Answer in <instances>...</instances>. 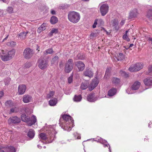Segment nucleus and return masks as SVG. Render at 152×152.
Segmentation results:
<instances>
[{
  "instance_id": "nucleus-46",
  "label": "nucleus",
  "mask_w": 152,
  "mask_h": 152,
  "mask_svg": "<svg viewBox=\"0 0 152 152\" xmlns=\"http://www.w3.org/2000/svg\"><path fill=\"white\" fill-rule=\"evenodd\" d=\"M73 75H71L68 78V82L69 83H71L72 81Z\"/></svg>"
},
{
  "instance_id": "nucleus-57",
  "label": "nucleus",
  "mask_w": 152,
  "mask_h": 152,
  "mask_svg": "<svg viewBox=\"0 0 152 152\" xmlns=\"http://www.w3.org/2000/svg\"><path fill=\"white\" fill-rule=\"evenodd\" d=\"M125 20H122L120 23V25L122 26H123L125 23Z\"/></svg>"
},
{
  "instance_id": "nucleus-31",
  "label": "nucleus",
  "mask_w": 152,
  "mask_h": 152,
  "mask_svg": "<svg viewBox=\"0 0 152 152\" xmlns=\"http://www.w3.org/2000/svg\"><path fill=\"white\" fill-rule=\"evenodd\" d=\"M58 57L57 56H55L51 60L52 64H57L58 63Z\"/></svg>"
},
{
  "instance_id": "nucleus-17",
  "label": "nucleus",
  "mask_w": 152,
  "mask_h": 152,
  "mask_svg": "<svg viewBox=\"0 0 152 152\" xmlns=\"http://www.w3.org/2000/svg\"><path fill=\"white\" fill-rule=\"evenodd\" d=\"M87 99L90 102H94L97 100V98L94 93L90 94L88 96Z\"/></svg>"
},
{
  "instance_id": "nucleus-51",
  "label": "nucleus",
  "mask_w": 152,
  "mask_h": 152,
  "mask_svg": "<svg viewBox=\"0 0 152 152\" xmlns=\"http://www.w3.org/2000/svg\"><path fill=\"white\" fill-rule=\"evenodd\" d=\"M148 70L150 72H152V65H150L148 66Z\"/></svg>"
},
{
  "instance_id": "nucleus-41",
  "label": "nucleus",
  "mask_w": 152,
  "mask_h": 152,
  "mask_svg": "<svg viewBox=\"0 0 152 152\" xmlns=\"http://www.w3.org/2000/svg\"><path fill=\"white\" fill-rule=\"evenodd\" d=\"M55 92H54L51 91L47 94V97L48 98H50L53 96Z\"/></svg>"
},
{
  "instance_id": "nucleus-15",
  "label": "nucleus",
  "mask_w": 152,
  "mask_h": 152,
  "mask_svg": "<svg viewBox=\"0 0 152 152\" xmlns=\"http://www.w3.org/2000/svg\"><path fill=\"white\" fill-rule=\"evenodd\" d=\"M26 90V86L24 85H20L18 87V92L19 95L23 94Z\"/></svg>"
},
{
  "instance_id": "nucleus-4",
  "label": "nucleus",
  "mask_w": 152,
  "mask_h": 152,
  "mask_svg": "<svg viewBox=\"0 0 152 152\" xmlns=\"http://www.w3.org/2000/svg\"><path fill=\"white\" fill-rule=\"evenodd\" d=\"M21 118L22 120L27 123L28 125L29 126L34 124L37 121L36 116L34 115H32L30 118L28 116L23 114L21 115Z\"/></svg>"
},
{
  "instance_id": "nucleus-33",
  "label": "nucleus",
  "mask_w": 152,
  "mask_h": 152,
  "mask_svg": "<svg viewBox=\"0 0 152 152\" xmlns=\"http://www.w3.org/2000/svg\"><path fill=\"white\" fill-rule=\"evenodd\" d=\"M7 152H15V148L12 147L10 146L7 148Z\"/></svg>"
},
{
  "instance_id": "nucleus-27",
  "label": "nucleus",
  "mask_w": 152,
  "mask_h": 152,
  "mask_svg": "<svg viewBox=\"0 0 152 152\" xmlns=\"http://www.w3.org/2000/svg\"><path fill=\"white\" fill-rule=\"evenodd\" d=\"M35 135V132L32 129H30L28 133V136L31 138H33Z\"/></svg>"
},
{
  "instance_id": "nucleus-2",
  "label": "nucleus",
  "mask_w": 152,
  "mask_h": 152,
  "mask_svg": "<svg viewBox=\"0 0 152 152\" xmlns=\"http://www.w3.org/2000/svg\"><path fill=\"white\" fill-rule=\"evenodd\" d=\"M15 50L14 49L8 52L2 50L0 56L3 61H7L12 58L15 55Z\"/></svg>"
},
{
  "instance_id": "nucleus-53",
  "label": "nucleus",
  "mask_w": 152,
  "mask_h": 152,
  "mask_svg": "<svg viewBox=\"0 0 152 152\" xmlns=\"http://www.w3.org/2000/svg\"><path fill=\"white\" fill-rule=\"evenodd\" d=\"M43 30H42V29L40 28V27H39L37 29V32L38 33H40Z\"/></svg>"
},
{
  "instance_id": "nucleus-21",
  "label": "nucleus",
  "mask_w": 152,
  "mask_h": 152,
  "mask_svg": "<svg viewBox=\"0 0 152 152\" xmlns=\"http://www.w3.org/2000/svg\"><path fill=\"white\" fill-rule=\"evenodd\" d=\"M145 84L146 86H150L152 84V78L148 77L144 80Z\"/></svg>"
},
{
  "instance_id": "nucleus-30",
  "label": "nucleus",
  "mask_w": 152,
  "mask_h": 152,
  "mask_svg": "<svg viewBox=\"0 0 152 152\" xmlns=\"http://www.w3.org/2000/svg\"><path fill=\"white\" fill-rule=\"evenodd\" d=\"M57 18L55 16H53L51 17L50 21L52 24H54L58 22Z\"/></svg>"
},
{
  "instance_id": "nucleus-3",
  "label": "nucleus",
  "mask_w": 152,
  "mask_h": 152,
  "mask_svg": "<svg viewBox=\"0 0 152 152\" xmlns=\"http://www.w3.org/2000/svg\"><path fill=\"white\" fill-rule=\"evenodd\" d=\"M63 119L66 121V126H64V129L68 131L71 130L72 128L74 126V121L72 119V117L69 115H64L62 116Z\"/></svg>"
},
{
  "instance_id": "nucleus-1",
  "label": "nucleus",
  "mask_w": 152,
  "mask_h": 152,
  "mask_svg": "<svg viewBox=\"0 0 152 152\" xmlns=\"http://www.w3.org/2000/svg\"><path fill=\"white\" fill-rule=\"evenodd\" d=\"M49 135H46L44 133H41L39 135V138L43 140H45L48 139L50 140V141H45L44 143H51L54 139L55 135L56 133L55 130L53 128H50L48 131Z\"/></svg>"
},
{
  "instance_id": "nucleus-64",
  "label": "nucleus",
  "mask_w": 152,
  "mask_h": 152,
  "mask_svg": "<svg viewBox=\"0 0 152 152\" xmlns=\"http://www.w3.org/2000/svg\"><path fill=\"white\" fill-rule=\"evenodd\" d=\"M0 152H5L0 147Z\"/></svg>"
},
{
  "instance_id": "nucleus-59",
  "label": "nucleus",
  "mask_w": 152,
  "mask_h": 152,
  "mask_svg": "<svg viewBox=\"0 0 152 152\" xmlns=\"http://www.w3.org/2000/svg\"><path fill=\"white\" fill-rule=\"evenodd\" d=\"M14 112H15V108H12L11 109L10 112H11V113H14Z\"/></svg>"
},
{
  "instance_id": "nucleus-22",
  "label": "nucleus",
  "mask_w": 152,
  "mask_h": 152,
  "mask_svg": "<svg viewBox=\"0 0 152 152\" xmlns=\"http://www.w3.org/2000/svg\"><path fill=\"white\" fill-rule=\"evenodd\" d=\"M84 75L86 76L91 77L93 76V73L90 70L88 69H86L84 72Z\"/></svg>"
},
{
  "instance_id": "nucleus-37",
  "label": "nucleus",
  "mask_w": 152,
  "mask_h": 152,
  "mask_svg": "<svg viewBox=\"0 0 152 152\" xmlns=\"http://www.w3.org/2000/svg\"><path fill=\"white\" fill-rule=\"evenodd\" d=\"M124 54L122 53H120L118 55L117 59L118 61L122 60L124 58Z\"/></svg>"
},
{
  "instance_id": "nucleus-38",
  "label": "nucleus",
  "mask_w": 152,
  "mask_h": 152,
  "mask_svg": "<svg viewBox=\"0 0 152 152\" xmlns=\"http://www.w3.org/2000/svg\"><path fill=\"white\" fill-rule=\"evenodd\" d=\"M16 44L15 42H13V41H10L7 43V45L8 46H10L11 47H14L15 46Z\"/></svg>"
},
{
  "instance_id": "nucleus-62",
  "label": "nucleus",
  "mask_w": 152,
  "mask_h": 152,
  "mask_svg": "<svg viewBox=\"0 0 152 152\" xmlns=\"http://www.w3.org/2000/svg\"><path fill=\"white\" fill-rule=\"evenodd\" d=\"M8 36V35L5 38H4L3 40V42L6 40L7 39Z\"/></svg>"
},
{
  "instance_id": "nucleus-54",
  "label": "nucleus",
  "mask_w": 152,
  "mask_h": 152,
  "mask_svg": "<svg viewBox=\"0 0 152 152\" xmlns=\"http://www.w3.org/2000/svg\"><path fill=\"white\" fill-rule=\"evenodd\" d=\"M50 12H51V13L52 15H55L56 14L55 11L54 10H53V9H52L51 10Z\"/></svg>"
},
{
  "instance_id": "nucleus-14",
  "label": "nucleus",
  "mask_w": 152,
  "mask_h": 152,
  "mask_svg": "<svg viewBox=\"0 0 152 152\" xmlns=\"http://www.w3.org/2000/svg\"><path fill=\"white\" fill-rule=\"evenodd\" d=\"M32 100L31 96L28 94L24 95L23 97V101L25 103H28L31 102Z\"/></svg>"
},
{
  "instance_id": "nucleus-55",
  "label": "nucleus",
  "mask_w": 152,
  "mask_h": 152,
  "mask_svg": "<svg viewBox=\"0 0 152 152\" xmlns=\"http://www.w3.org/2000/svg\"><path fill=\"white\" fill-rule=\"evenodd\" d=\"M109 73V69H107L106 72H105V75L104 76L105 77L106 75H107V76L108 75Z\"/></svg>"
},
{
  "instance_id": "nucleus-45",
  "label": "nucleus",
  "mask_w": 152,
  "mask_h": 152,
  "mask_svg": "<svg viewBox=\"0 0 152 152\" xmlns=\"http://www.w3.org/2000/svg\"><path fill=\"white\" fill-rule=\"evenodd\" d=\"M10 81V78H7L4 80L5 85H8Z\"/></svg>"
},
{
  "instance_id": "nucleus-24",
  "label": "nucleus",
  "mask_w": 152,
  "mask_h": 152,
  "mask_svg": "<svg viewBox=\"0 0 152 152\" xmlns=\"http://www.w3.org/2000/svg\"><path fill=\"white\" fill-rule=\"evenodd\" d=\"M28 33V31L26 32H23L18 34V38L21 39H24L26 38V35Z\"/></svg>"
},
{
  "instance_id": "nucleus-25",
  "label": "nucleus",
  "mask_w": 152,
  "mask_h": 152,
  "mask_svg": "<svg viewBox=\"0 0 152 152\" xmlns=\"http://www.w3.org/2000/svg\"><path fill=\"white\" fill-rule=\"evenodd\" d=\"M116 92V89L113 88L109 91L108 93V95L110 96H112L115 94Z\"/></svg>"
},
{
  "instance_id": "nucleus-19",
  "label": "nucleus",
  "mask_w": 152,
  "mask_h": 152,
  "mask_svg": "<svg viewBox=\"0 0 152 152\" xmlns=\"http://www.w3.org/2000/svg\"><path fill=\"white\" fill-rule=\"evenodd\" d=\"M137 11L136 9H134L131 11L129 15V18L130 19L132 18H133L136 17L137 14Z\"/></svg>"
},
{
  "instance_id": "nucleus-39",
  "label": "nucleus",
  "mask_w": 152,
  "mask_h": 152,
  "mask_svg": "<svg viewBox=\"0 0 152 152\" xmlns=\"http://www.w3.org/2000/svg\"><path fill=\"white\" fill-rule=\"evenodd\" d=\"M95 20H97V23L99 25H103L104 23V21L102 19H96Z\"/></svg>"
},
{
  "instance_id": "nucleus-56",
  "label": "nucleus",
  "mask_w": 152,
  "mask_h": 152,
  "mask_svg": "<svg viewBox=\"0 0 152 152\" xmlns=\"http://www.w3.org/2000/svg\"><path fill=\"white\" fill-rule=\"evenodd\" d=\"M4 95V92L3 91H0V98Z\"/></svg>"
},
{
  "instance_id": "nucleus-42",
  "label": "nucleus",
  "mask_w": 152,
  "mask_h": 152,
  "mask_svg": "<svg viewBox=\"0 0 152 152\" xmlns=\"http://www.w3.org/2000/svg\"><path fill=\"white\" fill-rule=\"evenodd\" d=\"M147 15L148 18L152 17V9H150L148 10Z\"/></svg>"
},
{
  "instance_id": "nucleus-60",
  "label": "nucleus",
  "mask_w": 152,
  "mask_h": 152,
  "mask_svg": "<svg viewBox=\"0 0 152 152\" xmlns=\"http://www.w3.org/2000/svg\"><path fill=\"white\" fill-rule=\"evenodd\" d=\"M59 66L60 67H63V63H62L61 62L59 64Z\"/></svg>"
},
{
  "instance_id": "nucleus-26",
  "label": "nucleus",
  "mask_w": 152,
  "mask_h": 152,
  "mask_svg": "<svg viewBox=\"0 0 152 152\" xmlns=\"http://www.w3.org/2000/svg\"><path fill=\"white\" fill-rule=\"evenodd\" d=\"M88 83L87 81H86L85 82L82 83L80 86V88L83 90L86 89L88 86Z\"/></svg>"
},
{
  "instance_id": "nucleus-8",
  "label": "nucleus",
  "mask_w": 152,
  "mask_h": 152,
  "mask_svg": "<svg viewBox=\"0 0 152 152\" xmlns=\"http://www.w3.org/2000/svg\"><path fill=\"white\" fill-rule=\"evenodd\" d=\"M34 54L33 50L29 48H27L24 50L23 55L26 59L30 58Z\"/></svg>"
},
{
  "instance_id": "nucleus-48",
  "label": "nucleus",
  "mask_w": 152,
  "mask_h": 152,
  "mask_svg": "<svg viewBox=\"0 0 152 152\" xmlns=\"http://www.w3.org/2000/svg\"><path fill=\"white\" fill-rule=\"evenodd\" d=\"M40 27L42 29V30L43 31L44 30L46 29L45 26L44 24H42Z\"/></svg>"
},
{
  "instance_id": "nucleus-7",
  "label": "nucleus",
  "mask_w": 152,
  "mask_h": 152,
  "mask_svg": "<svg viewBox=\"0 0 152 152\" xmlns=\"http://www.w3.org/2000/svg\"><path fill=\"white\" fill-rule=\"evenodd\" d=\"M38 65L40 69H43L47 67L48 65V62L43 58H41L38 60Z\"/></svg>"
},
{
  "instance_id": "nucleus-47",
  "label": "nucleus",
  "mask_w": 152,
  "mask_h": 152,
  "mask_svg": "<svg viewBox=\"0 0 152 152\" xmlns=\"http://www.w3.org/2000/svg\"><path fill=\"white\" fill-rule=\"evenodd\" d=\"M120 74H121L123 76H126V73L123 71H121L120 72Z\"/></svg>"
},
{
  "instance_id": "nucleus-20",
  "label": "nucleus",
  "mask_w": 152,
  "mask_h": 152,
  "mask_svg": "<svg viewBox=\"0 0 152 152\" xmlns=\"http://www.w3.org/2000/svg\"><path fill=\"white\" fill-rule=\"evenodd\" d=\"M141 83L140 82L136 81L135 82L132 86L131 88L132 90H136L138 89Z\"/></svg>"
},
{
  "instance_id": "nucleus-36",
  "label": "nucleus",
  "mask_w": 152,
  "mask_h": 152,
  "mask_svg": "<svg viewBox=\"0 0 152 152\" xmlns=\"http://www.w3.org/2000/svg\"><path fill=\"white\" fill-rule=\"evenodd\" d=\"M112 80L113 83L115 84H118L120 82V79L117 78L113 77Z\"/></svg>"
},
{
  "instance_id": "nucleus-63",
  "label": "nucleus",
  "mask_w": 152,
  "mask_h": 152,
  "mask_svg": "<svg viewBox=\"0 0 152 152\" xmlns=\"http://www.w3.org/2000/svg\"><path fill=\"white\" fill-rule=\"evenodd\" d=\"M8 36V35L5 38H4L3 40V42L6 40L7 39Z\"/></svg>"
},
{
  "instance_id": "nucleus-34",
  "label": "nucleus",
  "mask_w": 152,
  "mask_h": 152,
  "mask_svg": "<svg viewBox=\"0 0 152 152\" xmlns=\"http://www.w3.org/2000/svg\"><path fill=\"white\" fill-rule=\"evenodd\" d=\"M129 32V30H127L126 31L125 34L123 35V39L128 41H129L130 40V39L128 37L127 35V34Z\"/></svg>"
},
{
  "instance_id": "nucleus-6",
  "label": "nucleus",
  "mask_w": 152,
  "mask_h": 152,
  "mask_svg": "<svg viewBox=\"0 0 152 152\" xmlns=\"http://www.w3.org/2000/svg\"><path fill=\"white\" fill-rule=\"evenodd\" d=\"M144 64L142 63L138 62L131 65L129 68V70L131 72H136L143 68Z\"/></svg>"
},
{
  "instance_id": "nucleus-10",
  "label": "nucleus",
  "mask_w": 152,
  "mask_h": 152,
  "mask_svg": "<svg viewBox=\"0 0 152 152\" xmlns=\"http://www.w3.org/2000/svg\"><path fill=\"white\" fill-rule=\"evenodd\" d=\"M73 61L72 59H69L68 60L65 65V71L66 73L70 72L73 68Z\"/></svg>"
},
{
  "instance_id": "nucleus-16",
  "label": "nucleus",
  "mask_w": 152,
  "mask_h": 152,
  "mask_svg": "<svg viewBox=\"0 0 152 152\" xmlns=\"http://www.w3.org/2000/svg\"><path fill=\"white\" fill-rule=\"evenodd\" d=\"M110 25L114 27L115 30L118 31L119 29L118 23L117 20L115 19L112 20L110 22Z\"/></svg>"
},
{
  "instance_id": "nucleus-61",
  "label": "nucleus",
  "mask_w": 152,
  "mask_h": 152,
  "mask_svg": "<svg viewBox=\"0 0 152 152\" xmlns=\"http://www.w3.org/2000/svg\"><path fill=\"white\" fill-rule=\"evenodd\" d=\"M133 45V44H130L129 46V47L128 48H126V49H128L129 48L132 47Z\"/></svg>"
},
{
  "instance_id": "nucleus-28",
  "label": "nucleus",
  "mask_w": 152,
  "mask_h": 152,
  "mask_svg": "<svg viewBox=\"0 0 152 152\" xmlns=\"http://www.w3.org/2000/svg\"><path fill=\"white\" fill-rule=\"evenodd\" d=\"M82 99V97L81 95H75L73 98L74 101L78 102H80Z\"/></svg>"
},
{
  "instance_id": "nucleus-32",
  "label": "nucleus",
  "mask_w": 152,
  "mask_h": 152,
  "mask_svg": "<svg viewBox=\"0 0 152 152\" xmlns=\"http://www.w3.org/2000/svg\"><path fill=\"white\" fill-rule=\"evenodd\" d=\"M53 51L52 48H50L46 50L44 52V54L46 55L48 54H51L53 53Z\"/></svg>"
},
{
  "instance_id": "nucleus-9",
  "label": "nucleus",
  "mask_w": 152,
  "mask_h": 152,
  "mask_svg": "<svg viewBox=\"0 0 152 152\" xmlns=\"http://www.w3.org/2000/svg\"><path fill=\"white\" fill-rule=\"evenodd\" d=\"M109 8V6L107 4H103L101 6L99 10L102 16H104L108 12Z\"/></svg>"
},
{
  "instance_id": "nucleus-58",
  "label": "nucleus",
  "mask_w": 152,
  "mask_h": 152,
  "mask_svg": "<svg viewBox=\"0 0 152 152\" xmlns=\"http://www.w3.org/2000/svg\"><path fill=\"white\" fill-rule=\"evenodd\" d=\"M3 11L2 10H0V16H1L3 15Z\"/></svg>"
},
{
  "instance_id": "nucleus-18",
  "label": "nucleus",
  "mask_w": 152,
  "mask_h": 152,
  "mask_svg": "<svg viewBox=\"0 0 152 152\" xmlns=\"http://www.w3.org/2000/svg\"><path fill=\"white\" fill-rule=\"evenodd\" d=\"M76 65L79 71H83L85 68V65L84 63L80 61L77 62Z\"/></svg>"
},
{
  "instance_id": "nucleus-44",
  "label": "nucleus",
  "mask_w": 152,
  "mask_h": 152,
  "mask_svg": "<svg viewBox=\"0 0 152 152\" xmlns=\"http://www.w3.org/2000/svg\"><path fill=\"white\" fill-rule=\"evenodd\" d=\"M133 90H132V88H128V89L126 90V92L127 93L129 94H132L133 93V92L132 91Z\"/></svg>"
},
{
  "instance_id": "nucleus-12",
  "label": "nucleus",
  "mask_w": 152,
  "mask_h": 152,
  "mask_svg": "<svg viewBox=\"0 0 152 152\" xmlns=\"http://www.w3.org/2000/svg\"><path fill=\"white\" fill-rule=\"evenodd\" d=\"M99 81L96 78L93 80L89 86V89L90 91L93 90L98 85Z\"/></svg>"
},
{
  "instance_id": "nucleus-13",
  "label": "nucleus",
  "mask_w": 152,
  "mask_h": 152,
  "mask_svg": "<svg viewBox=\"0 0 152 152\" xmlns=\"http://www.w3.org/2000/svg\"><path fill=\"white\" fill-rule=\"evenodd\" d=\"M98 142L103 144L104 148L109 147L108 149L110 152H111L110 146L106 140L100 138V139H98Z\"/></svg>"
},
{
  "instance_id": "nucleus-52",
  "label": "nucleus",
  "mask_w": 152,
  "mask_h": 152,
  "mask_svg": "<svg viewBox=\"0 0 152 152\" xmlns=\"http://www.w3.org/2000/svg\"><path fill=\"white\" fill-rule=\"evenodd\" d=\"M148 41L150 43L151 45L152 44V37H149L148 39Z\"/></svg>"
},
{
  "instance_id": "nucleus-11",
  "label": "nucleus",
  "mask_w": 152,
  "mask_h": 152,
  "mask_svg": "<svg viewBox=\"0 0 152 152\" xmlns=\"http://www.w3.org/2000/svg\"><path fill=\"white\" fill-rule=\"evenodd\" d=\"M8 121L10 124H18L20 121V119L16 116H14L9 118Z\"/></svg>"
},
{
  "instance_id": "nucleus-5",
  "label": "nucleus",
  "mask_w": 152,
  "mask_h": 152,
  "mask_svg": "<svg viewBox=\"0 0 152 152\" xmlns=\"http://www.w3.org/2000/svg\"><path fill=\"white\" fill-rule=\"evenodd\" d=\"M80 18V14L75 11L69 12L68 15V19L69 21L74 23L78 22Z\"/></svg>"
},
{
  "instance_id": "nucleus-23",
  "label": "nucleus",
  "mask_w": 152,
  "mask_h": 152,
  "mask_svg": "<svg viewBox=\"0 0 152 152\" xmlns=\"http://www.w3.org/2000/svg\"><path fill=\"white\" fill-rule=\"evenodd\" d=\"M6 11L8 13L11 14L14 13L15 12H16L17 10H15V8L13 7L9 6L7 8Z\"/></svg>"
},
{
  "instance_id": "nucleus-50",
  "label": "nucleus",
  "mask_w": 152,
  "mask_h": 152,
  "mask_svg": "<svg viewBox=\"0 0 152 152\" xmlns=\"http://www.w3.org/2000/svg\"><path fill=\"white\" fill-rule=\"evenodd\" d=\"M97 20H95L94 21V23L93 25V27L94 28H95L96 27V25L97 24Z\"/></svg>"
},
{
  "instance_id": "nucleus-49",
  "label": "nucleus",
  "mask_w": 152,
  "mask_h": 152,
  "mask_svg": "<svg viewBox=\"0 0 152 152\" xmlns=\"http://www.w3.org/2000/svg\"><path fill=\"white\" fill-rule=\"evenodd\" d=\"M81 54H79L77 56V58L80 59H83V57H81Z\"/></svg>"
},
{
  "instance_id": "nucleus-43",
  "label": "nucleus",
  "mask_w": 152,
  "mask_h": 152,
  "mask_svg": "<svg viewBox=\"0 0 152 152\" xmlns=\"http://www.w3.org/2000/svg\"><path fill=\"white\" fill-rule=\"evenodd\" d=\"M67 7L68 6L67 4H63L59 6V8L60 9H64L66 8H67Z\"/></svg>"
},
{
  "instance_id": "nucleus-40",
  "label": "nucleus",
  "mask_w": 152,
  "mask_h": 152,
  "mask_svg": "<svg viewBox=\"0 0 152 152\" xmlns=\"http://www.w3.org/2000/svg\"><path fill=\"white\" fill-rule=\"evenodd\" d=\"M5 105L7 106H12L13 105V103L11 100L5 102Z\"/></svg>"
},
{
  "instance_id": "nucleus-29",
  "label": "nucleus",
  "mask_w": 152,
  "mask_h": 152,
  "mask_svg": "<svg viewBox=\"0 0 152 152\" xmlns=\"http://www.w3.org/2000/svg\"><path fill=\"white\" fill-rule=\"evenodd\" d=\"M57 102V99L56 98H54L49 101V104L50 106H54L56 104Z\"/></svg>"
},
{
  "instance_id": "nucleus-35",
  "label": "nucleus",
  "mask_w": 152,
  "mask_h": 152,
  "mask_svg": "<svg viewBox=\"0 0 152 152\" xmlns=\"http://www.w3.org/2000/svg\"><path fill=\"white\" fill-rule=\"evenodd\" d=\"M58 32V29L55 28H53L50 33H49V35L52 36L53 34H56Z\"/></svg>"
}]
</instances>
